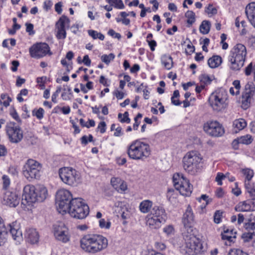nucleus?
<instances>
[{"label":"nucleus","instance_id":"obj_1","mask_svg":"<svg viewBox=\"0 0 255 255\" xmlns=\"http://www.w3.org/2000/svg\"><path fill=\"white\" fill-rule=\"evenodd\" d=\"M109 245L108 239L98 234H87L80 240L81 249L90 255H97L106 250Z\"/></svg>","mask_w":255,"mask_h":255},{"label":"nucleus","instance_id":"obj_2","mask_svg":"<svg viewBox=\"0 0 255 255\" xmlns=\"http://www.w3.org/2000/svg\"><path fill=\"white\" fill-rule=\"evenodd\" d=\"M127 148L128 157L135 160H144L151 154L149 144L139 139L132 141L128 144Z\"/></svg>","mask_w":255,"mask_h":255},{"label":"nucleus","instance_id":"obj_3","mask_svg":"<svg viewBox=\"0 0 255 255\" xmlns=\"http://www.w3.org/2000/svg\"><path fill=\"white\" fill-rule=\"evenodd\" d=\"M183 167L188 173L195 175L200 172L203 168V158L197 151L187 152L183 157Z\"/></svg>","mask_w":255,"mask_h":255},{"label":"nucleus","instance_id":"obj_4","mask_svg":"<svg viewBox=\"0 0 255 255\" xmlns=\"http://www.w3.org/2000/svg\"><path fill=\"white\" fill-rule=\"evenodd\" d=\"M247 54V48L245 45L241 43L235 45L228 56L230 68L234 71L239 70L244 65Z\"/></svg>","mask_w":255,"mask_h":255},{"label":"nucleus","instance_id":"obj_5","mask_svg":"<svg viewBox=\"0 0 255 255\" xmlns=\"http://www.w3.org/2000/svg\"><path fill=\"white\" fill-rule=\"evenodd\" d=\"M89 212L88 206L81 198L72 199L68 205L66 213L73 218L82 219L87 217Z\"/></svg>","mask_w":255,"mask_h":255},{"label":"nucleus","instance_id":"obj_6","mask_svg":"<svg viewBox=\"0 0 255 255\" xmlns=\"http://www.w3.org/2000/svg\"><path fill=\"white\" fill-rule=\"evenodd\" d=\"M166 220V213L164 209L154 206L150 213L146 217V224L151 229H159Z\"/></svg>","mask_w":255,"mask_h":255},{"label":"nucleus","instance_id":"obj_7","mask_svg":"<svg viewBox=\"0 0 255 255\" xmlns=\"http://www.w3.org/2000/svg\"><path fill=\"white\" fill-rule=\"evenodd\" d=\"M227 99V92L223 88H219L210 95L208 101L213 110L221 111L226 107Z\"/></svg>","mask_w":255,"mask_h":255},{"label":"nucleus","instance_id":"obj_8","mask_svg":"<svg viewBox=\"0 0 255 255\" xmlns=\"http://www.w3.org/2000/svg\"><path fill=\"white\" fill-rule=\"evenodd\" d=\"M59 175L61 180L67 185L77 186L80 182L79 173L71 167H63L59 169Z\"/></svg>","mask_w":255,"mask_h":255},{"label":"nucleus","instance_id":"obj_9","mask_svg":"<svg viewBox=\"0 0 255 255\" xmlns=\"http://www.w3.org/2000/svg\"><path fill=\"white\" fill-rule=\"evenodd\" d=\"M172 179L174 186L181 195L184 196H189L191 195L193 187L189 181L182 174L178 173L174 174Z\"/></svg>","mask_w":255,"mask_h":255},{"label":"nucleus","instance_id":"obj_10","mask_svg":"<svg viewBox=\"0 0 255 255\" xmlns=\"http://www.w3.org/2000/svg\"><path fill=\"white\" fill-rule=\"evenodd\" d=\"M41 164L37 161L29 159L26 161L22 168L23 176L29 181L40 176Z\"/></svg>","mask_w":255,"mask_h":255},{"label":"nucleus","instance_id":"obj_11","mask_svg":"<svg viewBox=\"0 0 255 255\" xmlns=\"http://www.w3.org/2000/svg\"><path fill=\"white\" fill-rule=\"evenodd\" d=\"M71 193L65 189H60L56 193V203L58 211L62 214L66 213L67 207L72 200Z\"/></svg>","mask_w":255,"mask_h":255},{"label":"nucleus","instance_id":"obj_12","mask_svg":"<svg viewBox=\"0 0 255 255\" xmlns=\"http://www.w3.org/2000/svg\"><path fill=\"white\" fill-rule=\"evenodd\" d=\"M185 251L187 255H198L202 252V245L200 240L193 235L187 236L185 239Z\"/></svg>","mask_w":255,"mask_h":255},{"label":"nucleus","instance_id":"obj_13","mask_svg":"<svg viewBox=\"0 0 255 255\" xmlns=\"http://www.w3.org/2000/svg\"><path fill=\"white\" fill-rule=\"evenodd\" d=\"M5 130L9 141L11 143H17L23 138V134L22 129L14 122L7 123Z\"/></svg>","mask_w":255,"mask_h":255},{"label":"nucleus","instance_id":"obj_14","mask_svg":"<svg viewBox=\"0 0 255 255\" xmlns=\"http://www.w3.org/2000/svg\"><path fill=\"white\" fill-rule=\"evenodd\" d=\"M203 130L207 134L214 137L222 136L225 133L224 128L217 121H208L204 123Z\"/></svg>","mask_w":255,"mask_h":255},{"label":"nucleus","instance_id":"obj_15","mask_svg":"<svg viewBox=\"0 0 255 255\" xmlns=\"http://www.w3.org/2000/svg\"><path fill=\"white\" fill-rule=\"evenodd\" d=\"M54 236L56 240L64 243L70 241V235L67 227L62 222L57 223L53 226Z\"/></svg>","mask_w":255,"mask_h":255},{"label":"nucleus","instance_id":"obj_16","mask_svg":"<svg viewBox=\"0 0 255 255\" xmlns=\"http://www.w3.org/2000/svg\"><path fill=\"white\" fill-rule=\"evenodd\" d=\"M29 54L32 58L39 59L47 54L51 55L50 47L46 43H38L33 44L29 49Z\"/></svg>","mask_w":255,"mask_h":255},{"label":"nucleus","instance_id":"obj_17","mask_svg":"<svg viewBox=\"0 0 255 255\" xmlns=\"http://www.w3.org/2000/svg\"><path fill=\"white\" fill-rule=\"evenodd\" d=\"M36 202H37V196L35 187L30 184L25 186L23 189L22 204L31 206Z\"/></svg>","mask_w":255,"mask_h":255},{"label":"nucleus","instance_id":"obj_18","mask_svg":"<svg viewBox=\"0 0 255 255\" xmlns=\"http://www.w3.org/2000/svg\"><path fill=\"white\" fill-rule=\"evenodd\" d=\"M20 197L18 191L5 190L2 196V203L10 207H16L19 203Z\"/></svg>","mask_w":255,"mask_h":255},{"label":"nucleus","instance_id":"obj_19","mask_svg":"<svg viewBox=\"0 0 255 255\" xmlns=\"http://www.w3.org/2000/svg\"><path fill=\"white\" fill-rule=\"evenodd\" d=\"M182 222L185 228H192L195 223L194 215L190 205H188L183 214Z\"/></svg>","mask_w":255,"mask_h":255},{"label":"nucleus","instance_id":"obj_20","mask_svg":"<svg viewBox=\"0 0 255 255\" xmlns=\"http://www.w3.org/2000/svg\"><path fill=\"white\" fill-rule=\"evenodd\" d=\"M111 184L120 193H123L128 189L127 183L120 177H112L111 179Z\"/></svg>","mask_w":255,"mask_h":255},{"label":"nucleus","instance_id":"obj_21","mask_svg":"<svg viewBox=\"0 0 255 255\" xmlns=\"http://www.w3.org/2000/svg\"><path fill=\"white\" fill-rule=\"evenodd\" d=\"M24 235L26 240L32 244H36L39 241V233L34 228L26 229Z\"/></svg>","mask_w":255,"mask_h":255},{"label":"nucleus","instance_id":"obj_22","mask_svg":"<svg viewBox=\"0 0 255 255\" xmlns=\"http://www.w3.org/2000/svg\"><path fill=\"white\" fill-rule=\"evenodd\" d=\"M245 12L249 21L255 27V2L249 3L246 6Z\"/></svg>","mask_w":255,"mask_h":255},{"label":"nucleus","instance_id":"obj_23","mask_svg":"<svg viewBox=\"0 0 255 255\" xmlns=\"http://www.w3.org/2000/svg\"><path fill=\"white\" fill-rule=\"evenodd\" d=\"M9 230L11 234L13 239L14 240L20 241L22 239V232L20 230V227L19 224L16 222L12 223L11 224H9Z\"/></svg>","mask_w":255,"mask_h":255},{"label":"nucleus","instance_id":"obj_24","mask_svg":"<svg viewBox=\"0 0 255 255\" xmlns=\"http://www.w3.org/2000/svg\"><path fill=\"white\" fill-rule=\"evenodd\" d=\"M253 202L247 200L239 203L236 206L235 210L238 212H249L253 210Z\"/></svg>","mask_w":255,"mask_h":255},{"label":"nucleus","instance_id":"obj_25","mask_svg":"<svg viewBox=\"0 0 255 255\" xmlns=\"http://www.w3.org/2000/svg\"><path fill=\"white\" fill-rule=\"evenodd\" d=\"M160 61L162 65L167 70H170L173 65V59L168 54H164L161 56Z\"/></svg>","mask_w":255,"mask_h":255},{"label":"nucleus","instance_id":"obj_26","mask_svg":"<svg viewBox=\"0 0 255 255\" xmlns=\"http://www.w3.org/2000/svg\"><path fill=\"white\" fill-rule=\"evenodd\" d=\"M247 123L246 120L243 118H240L234 121L233 123V128L235 132L243 130L247 127Z\"/></svg>","mask_w":255,"mask_h":255},{"label":"nucleus","instance_id":"obj_27","mask_svg":"<svg viewBox=\"0 0 255 255\" xmlns=\"http://www.w3.org/2000/svg\"><path fill=\"white\" fill-rule=\"evenodd\" d=\"M153 206V202L149 200H144L141 201L139 205V210L142 213H148Z\"/></svg>","mask_w":255,"mask_h":255},{"label":"nucleus","instance_id":"obj_28","mask_svg":"<svg viewBox=\"0 0 255 255\" xmlns=\"http://www.w3.org/2000/svg\"><path fill=\"white\" fill-rule=\"evenodd\" d=\"M7 234V230L6 228L2 219L0 217V246L5 242Z\"/></svg>","mask_w":255,"mask_h":255},{"label":"nucleus","instance_id":"obj_29","mask_svg":"<svg viewBox=\"0 0 255 255\" xmlns=\"http://www.w3.org/2000/svg\"><path fill=\"white\" fill-rule=\"evenodd\" d=\"M70 20L69 18L65 15H62L58 20L56 22L55 25L61 27L66 30L70 27Z\"/></svg>","mask_w":255,"mask_h":255},{"label":"nucleus","instance_id":"obj_30","mask_svg":"<svg viewBox=\"0 0 255 255\" xmlns=\"http://www.w3.org/2000/svg\"><path fill=\"white\" fill-rule=\"evenodd\" d=\"M222 60L221 56L214 55L208 60V64L211 68H215L221 65Z\"/></svg>","mask_w":255,"mask_h":255},{"label":"nucleus","instance_id":"obj_31","mask_svg":"<svg viewBox=\"0 0 255 255\" xmlns=\"http://www.w3.org/2000/svg\"><path fill=\"white\" fill-rule=\"evenodd\" d=\"M48 196V191L46 187L41 186L37 192V202L43 201Z\"/></svg>","mask_w":255,"mask_h":255},{"label":"nucleus","instance_id":"obj_32","mask_svg":"<svg viewBox=\"0 0 255 255\" xmlns=\"http://www.w3.org/2000/svg\"><path fill=\"white\" fill-rule=\"evenodd\" d=\"M235 236L233 234L232 230L226 229L224 230L222 234V238L223 240H227L229 242H234L235 239Z\"/></svg>","mask_w":255,"mask_h":255},{"label":"nucleus","instance_id":"obj_33","mask_svg":"<svg viewBox=\"0 0 255 255\" xmlns=\"http://www.w3.org/2000/svg\"><path fill=\"white\" fill-rule=\"evenodd\" d=\"M245 186L250 196L253 199H255V187L251 180H245Z\"/></svg>","mask_w":255,"mask_h":255},{"label":"nucleus","instance_id":"obj_34","mask_svg":"<svg viewBox=\"0 0 255 255\" xmlns=\"http://www.w3.org/2000/svg\"><path fill=\"white\" fill-rule=\"evenodd\" d=\"M211 26V22L209 20H203L199 27L200 32L203 34H208L210 31Z\"/></svg>","mask_w":255,"mask_h":255},{"label":"nucleus","instance_id":"obj_35","mask_svg":"<svg viewBox=\"0 0 255 255\" xmlns=\"http://www.w3.org/2000/svg\"><path fill=\"white\" fill-rule=\"evenodd\" d=\"M71 112L70 107L69 106L61 107L59 106L55 107L52 111V114H59L62 113L64 115H68Z\"/></svg>","mask_w":255,"mask_h":255},{"label":"nucleus","instance_id":"obj_36","mask_svg":"<svg viewBox=\"0 0 255 255\" xmlns=\"http://www.w3.org/2000/svg\"><path fill=\"white\" fill-rule=\"evenodd\" d=\"M128 204L125 202L118 201L115 202L113 207V210L117 214H119L121 211L126 207Z\"/></svg>","mask_w":255,"mask_h":255},{"label":"nucleus","instance_id":"obj_37","mask_svg":"<svg viewBox=\"0 0 255 255\" xmlns=\"http://www.w3.org/2000/svg\"><path fill=\"white\" fill-rule=\"evenodd\" d=\"M213 79V76H210L206 74H203L199 77V80L202 84L204 85H208L210 84Z\"/></svg>","mask_w":255,"mask_h":255},{"label":"nucleus","instance_id":"obj_38","mask_svg":"<svg viewBox=\"0 0 255 255\" xmlns=\"http://www.w3.org/2000/svg\"><path fill=\"white\" fill-rule=\"evenodd\" d=\"M255 91V87L253 83H248L245 86V92L243 95L250 96V97H253L254 95Z\"/></svg>","mask_w":255,"mask_h":255},{"label":"nucleus","instance_id":"obj_39","mask_svg":"<svg viewBox=\"0 0 255 255\" xmlns=\"http://www.w3.org/2000/svg\"><path fill=\"white\" fill-rule=\"evenodd\" d=\"M56 36L59 39H64L66 37V30L55 25Z\"/></svg>","mask_w":255,"mask_h":255},{"label":"nucleus","instance_id":"obj_40","mask_svg":"<svg viewBox=\"0 0 255 255\" xmlns=\"http://www.w3.org/2000/svg\"><path fill=\"white\" fill-rule=\"evenodd\" d=\"M246 22L244 20H241L240 17H237L235 20V26L239 30H241L242 34L246 33L245 29Z\"/></svg>","mask_w":255,"mask_h":255},{"label":"nucleus","instance_id":"obj_41","mask_svg":"<svg viewBox=\"0 0 255 255\" xmlns=\"http://www.w3.org/2000/svg\"><path fill=\"white\" fill-rule=\"evenodd\" d=\"M185 17L187 18V23L191 26L195 21V14L192 10H188L185 14Z\"/></svg>","mask_w":255,"mask_h":255},{"label":"nucleus","instance_id":"obj_42","mask_svg":"<svg viewBox=\"0 0 255 255\" xmlns=\"http://www.w3.org/2000/svg\"><path fill=\"white\" fill-rule=\"evenodd\" d=\"M166 196L168 200L170 202H174L175 201L176 199L177 198L178 193L177 191H175L172 188L168 189Z\"/></svg>","mask_w":255,"mask_h":255},{"label":"nucleus","instance_id":"obj_43","mask_svg":"<svg viewBox=\"0 0 255 255\" xmlns=\"http://www.w3.org/2000/svg\"><path fill=\"white\" fill-rule=\"evenodd\" d=\"M252 98L250 97V96H242V108L244 110L248 109L251 106V101Z\"/></svg>","mask_w":255,"mask_h":255},{"label":"nucleus","instance_id":"obj_44","mask_svg":"<svg viewBox=\"0 0 255 255\" xmlns=\"http://www.w3.org/2000/svg\"><path fill=\"white\" fill-rule=\"evenodd\" d=\"M88 33L94 39L98 38L101 40H103L105 38V36L102 33L94 30H89Z\"/></svg>","mask_w":255,"mask_h":255},{"label":"nucleus","instance_id":"obj_45","mask_svg":"<svg viewBox=\"0 0 255 255\" xmlns=\"http://www.w3.org/2000/svg\"><path fill=\"white\" fill-rule=\"evenodd\" d=\"M99 225L100 228L108 230L111 228V222L109 219H101L99 221Z\"/></svg>","mask_w":255,"mask_h":255},{"label":"nucleus","instance_id":"obj_46","mask_svg":"<svg viewBox=\"0 0 255 255\" xmlns=\"http://www.w3.org/2000/svg\"><path fill=\"white\" fill-rule=\"evenodd\" d=\"M241 144H249L253 141V138L251 135L246 134L239 137Z\"/></svg>","mask_w":255,"mask_h":255},{"label":"nucleus","instance_id":"obj_47","mask_svg":"<svg viewBox=\"0 0 255 255\" xmlns=\"http://www.w3.org/2000/svg\"><path fill=\"white\" fill-rule=\"evenodd\" d=\"M115 58V55L113 53H110L109 55L104 54L101 56V59L102 61L107 65H109L110 63L113 61Z\"/></svg>","mask_w":255,"mask_h":255},{"label":"nucleus","instance_id":"obj_48","mask_svg":"<svg viewBox=\"0 0 255 255\" xmlns=\"http://www.w3.org/2000/svg\"><path fill=\"white\" fill-rule=\"evenodd\" d=\"M205 11L209 17H211L217 13V9L213 5L210 4L205 7Z\"/></svg>","mask_w":255,"mask_h":255},{"label":"nucleus","instance_id":"obj_49","mask_svg":"<svg viewBox=\"0 0 255 255\" xmlns=\"http://www.w3.org/2000/svg\"><path fill=\"white\" fill-rule=\"evenodd\" d=\"M32 115L36 117L38 120H41L44 117V110L42 108L34 109L32 112Z\"/></svg>","mask_w":255,"mask_h":255},{"label":"nucleus","instance_id":"obj_50","mask_svg":"<svg viewBox=\"0 0 255 255\" xmlns=\"http://www.w3.org/2000/svg\"><path fill=\"white\" fill-rule=\"evenodd\" d=\"M110 4L118 9H123L124 4L121 0H106Z\"/></svg>","mask_w":255,"mask_h":255},{"label":"nucleus","instance_id":"obj_51","mask_svg":"<svg viewBox=\"0 0 255 255\" xmlns=\"http://www.w3.org/2000/svg\"><path fill=\"white\" fill-rule=\"evenodd\" d=\"M242 173L245 177V180H251L254 175V171L250 168L243 169Z\"/></svg>","mask_w":255,"mask_h":255},{"label":"nucleus","instance_id":"obj_52","mask_svg":"<svg viewBox=\"0 0 255 255\" xmlns=\"http://www.w3.org/2000/svg\"><path fill=\"white\" fill-rule=\"evenodd\" d=\"M118 118L121 123H129L130 122V119L128 118V112H125L123 114L120 113L118 115Z\"/></svg>","mask_w":255,"mask_h":255},{"label":"nucleus","instance_id":"obj_53","mask_svg":"<svg viewBox=\"0 0 255 255\" xmlns=\"http://www.w3.org/2000/svg\"><path fill=\"white\" fill-rule=\"evenodd\" d=\"M119 214H121V217L123 219L126 220L129 218L130 214L128 205L125 207L123 210L121 211Z\"/></svg>","mask_w":255,"mask_h":255},{"label":"nucleus","instance_id":"obj_54","mask_svg":"<svg viewBox=\"0 0 255 255\" xmlns=\"http://www.w3.org/2000/svg\"><path fill=\"white\" fill-rule=\"evenodd\" d=\"M1 99L3 101L1 103L2 105L7 107L9 105L10 102L11 101V99L6 94H2L0 96Z\"/></svg>","mask_w":255,"mask_h":255},{"label":"nucleus","instance_id":"obj_55","mask_svg":"<svg viewBox=\"0 0 255 255\" xmlns=\"http://www.w3.org/2000/svg\"><path fill=\"white\" fill-rule=\"evenodd\" d=\"M253 71L254 74V80L255 82V65L253 66V63H250L245 69V74L246 75H250Z\"/></svg>","mask_w":255,"mask_h":255},{"label":"nucleus","instance_id":"obj_56","mask_svg":"<svg viewBox=\"0 0 255 255\" xmlns=\"http://www.w3.org/2000/svg\"><path fill=\"white\" fill-rule=\"evenodd\" d=\"M244 228L249 231L255 230V222H252L251 220L249 219L248 222L244 224ZM254 232L255 234V231Z\"/></svg>","mask_w":255,"mask_h":255},{"label":"nucleus","instance_id":"obj_57","mask_svg":"<svg viewBox=\"0 0 255 255\" xmlns=\"http://www.w3.org/2000/svg\"><path fill=\"white\" fill-rule=\"evenodd\" d=\"M229 175V173H226V174H224L222 173L218 172L217 174V176L216 177V181L218 183V184L219 185H222V181L227 177V176Z\"/></svg>","mask_w":255,"mask_h":255},{"label":"nucleus","instance_id":"obj_58","mask_svg":"<svg viewBox=\"0 0 255 255\" xmlns=\"http://www.w3.org/2000/svg\"><path fill=\"white\" fill-rule=\"evenodd\" d=\"M46 80V77L45 76L38 77L36 79V82L38 85L39 88L43 90L45 88V83Z\"/></svg>","mask_w":255,"mask_h":255},{"label":"nucleus","instance_id":"obj_59","mask_svg":"<svg viewBox=\"0 0 255 255\" xmlns=\"http://www.w3.org/2000/svg\"><path fill=\"white\" fill-rule=\"evenodd\" d=\"M228 255H248L247 253L238 249H233L230 250Z\"/></svg>","mask_w":255,"mask_h":255},{"label":"nucleus","instance_id":"obj_60","mask_svg":"<svg viewBox=\"0 0 255 255\" xmlns=\"http://www.w3.org/2000/svg\"><path fill=\"white\" fill-rule=\"evenodd\" d=\"M2 186L4 189L8 187L10 184V180L9 177L6 175H3L2 177Z\"/></svg>","mask_w":255,"mask_h":255},{"label":"nucleus","instance_id":"obj_61","mask_svg":"<svg viewBox=\"0 0 255 255\" xmlns=\"http://www.w3.org/2000/svg\"><path fill=\"white\" fill-rule=\"evenodd\" d=\"M254 235H255L254 232H248L243 234L242 237L244 242H248L253 239Z\"/></svg>","mask_w":255,"mask_h":255},{"label":"nucleus","instance_id":"obj_62","mask_svg":"<svg viewBox=\"0 0 255 255\" xmlns=\"http://www.w3.org/2000/svg\"><path fill=\"white\" fill-rule=\"evenodd\" d=\"M164 233H165L167 236H171L174 234V230L173 227L171 225H168L165 226L163 229Z\"/></svg>","mask_w":255,"mask_h":255},{"label":"nucleus","instance_id":"obj_63","mask_svg":"<svg viewBox=\"0 0 255 255\" xmlns=\"http://www.w3.org/2000/svg\"><path fill=\"white\" fill-rule=\"evenodd\" d=\"M97 129L100 131V133H104L106 131V124L105 122H101L98 125Z\"/></svg>","mask_w":255,"mask_h":255},{"label":"nucleus","instance_id":"obj_64","mask_svg":"<svg viewBox=\"0 0 255 255\" xmlns=\"http://www.w3.org/2000/svg\"><path fill=\"white\" fill-rule=\"evenodd\" d=\"M99 82L101 84L103 85L104 86L108 87L110 86L111 81L106 78L104 76L102 75L100 76Z\"/></svg>","mask_w":255,"mask_h":255}]
</instances>
